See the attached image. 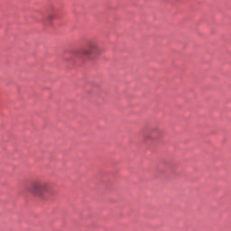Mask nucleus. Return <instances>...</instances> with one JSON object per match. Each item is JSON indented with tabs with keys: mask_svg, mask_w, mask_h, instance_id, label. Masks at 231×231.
Masks as SVG:
<instances>
[{
	"mask_svg": "<svg viewBox=\"0 0 231 231\" xmlns=\"http://www.w3.org/2000/svg\"><path fill=\"white\" fill-rule=\"evenodd\" d=\"M99 51L100 49L98 48V43L96 42H89L86 49L74 51L73 55H76V57H97Z\"/></svg>",
	"mask_w": 231,
	"mask_h": 231,
	"instance_id": "2",
	"label": "nucleus"
},
{
	"mask_svg": "<svg viewBox=\"0 0 231 231\" xmlns=\"http://www.w3.org/2000/svg\"><path fill=\"white\" fill-rule=\"evenodd\" d=\"M28 191L36 198H46V194L51 196V186L47 182L33 181Z\"/></svg>",
	"mask_w": 231,
	"mask_h": 231,
	"instance_id": "1",
	"label": "nucleus"
},
{
	"mask_svg": "<svg viewBox=\"0 0 231 231\" xmlns=\"http://www.w3.org/2000/svg\"><path fill=\"white\" fill-rule=\"evenodd\" d=\"M48 19H49V21H53V19H55V14H50L48 15Z\"/></svg>",
	"mask_w": 231,
	"mask_h": 231,
	"instance_id": "3",
	"label": "nucleus"
}]
</instances>
